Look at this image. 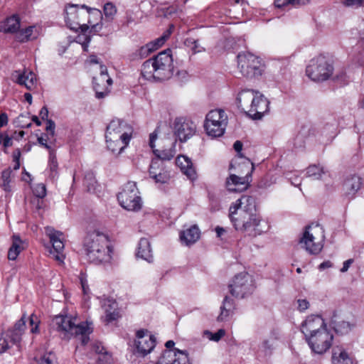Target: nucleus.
I'll return each instance as SVG.
<instances>
[{
    "label": "nucleus",
    "mask_w": 364,
    "mask_h": 364,
    "mask_svg": "<svg viewBox=\"0 0 364 364\" xmlns=\"http://www.w3.org/2000/svg\"><path fill=\"white\" fill-rule=\"evenodd\" d=\"M174 65L171 50L167 49L146 60L141 66L142 77L148 80H166L173 74Z\"/></svg>",
    "instance_id": "nucleus-1"
},
{
    "label": "nucleus",
    "mask_w": 364,
    "mask_h": 364,
    "mask_svg": "<svg viewBox=\"0 0 364 364\" xmlns=\"http://www.w3.org/2000/svg\"><path fill=\"white\" fill-rule=\"evenodd\" d=\"M53 327L64 339L78 337L82 345L85 346L90 341L89 323L87 321L76 323V318L68 315H57L52 320Z\"/></svg>",
    "instance_id": "nucleus-2"
},
{
    "label": "nucleus",
    "mask_w": 364,
    "mask_h": 364,
    "mask_svg": "<svg viewBox=\"0 0 364 364\" xmlns=\"http://www.w3.org/2000/svg\"><path fill=\"white\" fill-rule=\"evenodd\" d=\"M157 132L156 129L149 136V146L158 157L152 160L149 167V176L151 178L156 177L157 173L164 168L162 160H170L175 154L172 140L159 139Z\"/></svg>",
    "instance_id": "nucleus-3"
},
{
    "label": "nucleus",
    "mask_w": 364,
    "mask_h": 364,
    "mask_svg": "<svg viewBox=\"0 0 364 364\" xmlns=\"http://www.w3.org/2000/svg\"><path fill=\"white\" fill-rule=\"evenodd\" d=\"M325 241L324 230L319 224L312 223L306 227L300 238L301 247L311 255H318Z\"/></svg>",
    "instance_id": "nucleus-4"
},
{
    "label": "nucleus",
    "mask_w": 364,
    "mask_h": 364,
    "mask_svg": "<svg viewBox=\"0 0 364 364\" xmlns=\"http://www.w3.org/2000/svg\"><path fill=\"white\" fill-rule=\"evenodd\" d=\"M230 221L237 231L246 233L250 236L255 237L265 231L264 222L257 210L237 217L232 216Z\"/></svg>",
    "instance_id": "nucleus-5"
},
{
    "label": "nucleus",
    "mask_w": 364,
    "mask_h": 364,
    "mask_svg": "<svg viewBox=\"0 0 364 364\" xmlns=\"http://www.w3.org/2000/svg\"><path fill=\"white\" fill-rule=\"evenodd\" d=\"M78 7L77 5H70L66 7L65 22L68 26L72 30H80V33L77 36L75 41L80 44L83 51L88 52L89 43L91 37V29L85 24H80L77 21L78 18Z\"/></svg>",
    "instance_id": "nucleus-6"
},
{
    "label": "nucleus",
    "mask_w": 364,
    "mask_h": 364,
    "mask_svg": "<svg viewBox=\"0 0 364 364\" xmlns=\"http://www.w3.org/2000/svg\"><path fill=\"white\" fill-rule=\"evenodd\" d=\"M92 73L94 74L92 84L95 91V97L102 99L110 92L112 80L107 73V67L100 63L92 55Z\"/></svg>",
    "instance_id": "nucleus-7"
},
{
    "label": "nucleus",
    "mask_w": 364,
    "mask_h": 364,
    "mask_svg": "<svg viewBox=\"0 0 364 364\" xmlns=\"http://www.w3.org/2000/svg\"><path fill=\"white\" fill-rule=\"evenodd\" d=\"M112 252V246L108 236L99 231L92 232V262H109Z\"/></svg>",
    "instance_id": "nucleus-8"
},
{
    "label": "nucleus",
    "mask_w": 364,
    "mask_h": 364,
    "mask_svg": "<svg viewBox=\"0 0 364 364\" xmlns=\"http://www.w3.org/2000/svg\"><path fill=\"white\" fill-rule=\"evenodd\" d=\"M228 124V116L223 109L210 110L206 115L204 129L211 137H219L225 133Z\"/></svg>",
    "instance_id": "nucleus-9"
},
{
    "label": "nucleus",
    "mask_w": 364,
    "mask_h": 364,
    "mask_svg": "<svg viewBox=\"0 0 364 364\" xmlns=\"http://www.w3.org/2000/svg\"><path fill=\"white\" fill-rule=\"evenodd\" d=\"M306 73L314 81H323L332 75L333 66L324 56L320 55L310 60Z\"/></svg>",
    "instance_id": "nucleus-10"
},
{
    "label": "nucleus",
    "mask_w": 364,
    "mask_h": 364,
    "mask_svg": "<svg viewBox=\"0 0 364 364\" xmlns=\"http://www.w3.org/2000/svg\"><path fill=\"white\" fill-rule=\"evenodd\" d=\"M117 199L120 205L127 210L138 211L142 207L143 203L139 192L134 183H127L118 194Z\"/></svg>",
    "instance_id": "nucleus-11"
},
{
    "label": "nucleus",
    "mask_w": 364,
    "mask_h": 364,
    "mask_svg": "<svg viewBox=\"0 0 364 364\" xmlns=\"http://www.w3.org/2000/svg\"><path fill=\"white\" fill-rule=\"evenodd\" d=\"M237 66L242 75L252 77L262 74V63L259 57L251 53L237 55Z\"/></svg>",
    "instance_id": "nucleus-12"
},
{
    "label": "nucleus",
    "mask_w": 364,
    "mask_h": 364,
    "mask_svg": "<svg viewBox=\"0 0 364 364\" xmlns=\"http://www.w3.org/2000/svg\"><path fill=\"white\" fill-rule=\"evenodd\" d=\"M229 287L232 296L242 298L254 289L252 276L247 272H241L234 277Z\"/></svg>",
    "instance_id": "nucleus-13"
},
{
    "label": "nucleus",
    "mask_w": 364,
    "mask_h": 364,
    "mask_svg": "<svg viewBox=\"0 0 364 364\" xmlns=\"http://www.w3.org/2000/svg\"><path fill=\"white\" fill-rule=\"evenodd\" d=\"M333 336L328 328L321 329L318 333L306 339L311 349L316 353L322 354L330 348Z\"/></svg>",
    "instance_id": "nucleus-14"
},
{
    "label": "nucleus",
    "mask_w": 364,
    "mask_h": 364,
    "mask_svg": "<svg viewBox=\"0 0 364 364\" xmlns=\"http://www.w3.org/2000/svg\"><path fill=\"white\" fill-rule=\"evenodd\" d=\"M46 234L50 239V242L52 244V249L50 250V254L60 262H63L65 259L63 254L64 242L63 232L55 230L51 227L46 228Z\"/></svg>",
    "instance_id": "nucleus-15"
},
{
    "label": "nucleus",
    "mask_w": 364,
    "mask_h": 364,
    "mask_svg": "<svg viewBox=\"0 0 364 364\" xmlns=\"http://www.w3.org/2000/svg\"><path fill=\"white\" fill-rule=\"evenodd\" d=\"M256 210L255 199L250 196H242L239 199L233 202L229 208V218L237 217L242 215L254 213Z\"/></svg>",
    "instance_id": "nucleus-16"
},
{
    "label": "nucleus",
    "mask_w": 364,
    "mask_h": 364,
    "mask_svg": "<svg viewBox=\"0 0 364 364\" xmlns=\"http://www.w3.org/2000/svg\"><path fill=\"white\" fill-rule=\"evenodd\" d=\"M327 328L326 324L319 315H310L302 322L301 331L304 334L306 339L321 331V329Z\"/></svg>",
    "instance_id": "nucleus-17"
},
{
    "label": "nucleus",
    "mask_w": 364,
    "mask_h": 364,
    "mask_svg": "<svg viewBox=\"0 0 364 364\" xmlns=\"http://www.w3.org/2000/svg\"><path fill=\"white\" fill-rule=\"evenodd\" d=\"M156 338L148 331L139 330L136 332L135 345L137 352L145 355L151 352L155 347Z\"/></svg>",
    "instance_id": "nucleus-18"
},
{
    "label": "nucleus",
    "mask_w": 364,
    "mask_h": 364,
    "mask_svg": "<svg viewBox=\"0 0 364 364\" xmlns=\"http://www.w3.org/2000/svg\"><path fill=\"white\" fill-rule=\"evenodd\" d=\"M261 95L260 92L253 90L247 89L240 91L237 97V107L250 117L251 112H254L252 105L256 101V97Z\"/></svg>",
    "instance_id": "nucleus-19"
},
{
    "label": "nucleus",
    "mask_w": 364,
    "mask_h": 364,
    "mask_svg": "<svg viewBox=\"0 0 364 364\" xmlns=\"http://www.w3.org/2000/svg\"><path fill=\"white\" fill-rule=\"evenodd\" d=\"M132 134L133 129L131 126L125 128V131L118 135L117 138L106 142L108 149L113 153L120 154L128 146Z\"/></svg>",
    "instance_id": "nucleus-20"
},
{
    "label": "nucleus",
    "mask_w": 364,
    "mask_h": 364,
    "mask_svg": "<svg viewBox=\"0 0 364 364\" xmlns=\"http://www.w3.org/2000/svg\"><path fill=\"white\" fill-rule=\"evenodd\" d=\"M158 364H191L188 354L182 350H165Z\"/></svg>",
    "instance_id": "nucleus-21"
},
{
    "label": "nucleus",
    "mask_w": 364,
    "mask_h": 364,
    "mask_svg": "<svg viewBox=\"0 0 364 364\" xmlns=\"http://www.w3.org/2000/svg\"><path fill=\"white\" fill-rule=\"evenodd\" d=\"M230 170L239 176H247L251 180V174L254 170L253 164L246 157L238 155L232 161Z\"/></svg>",
    "instance_id": "nucleus-22"
},
{
    "label": "nucleus",
    "mask_w": 364,
    "mask_h": 364,
    "mask_svg": "<svg viewBox=\"0 0 364 364\" xmlns=\"http://www.w3.org/2000/svg\"><path fill=\"white\" fill-rule=\"evenodd\" d=\"M196 132V125L188 121L177 119L174 122V133L181 141H186Z\"/></svg>",
    "instance_id": "nucleus-23"
},
{
    "label": "nucleus",
    "mask_w": 364,
    "mask_h": 364,
    "mask_svg": "<svg viewBox=\"0 0 364 364\" xmlns=\"http://www.w3.org/2000/svg\"><path fill=\"white\" fill-rule=\"evenodd\" d=\"M250 181L249 176L231 173L226 180V188L230 192H242L248 188Z\"/></svg>",
    "instance_id": "nucleus-24"
},
{
    "label": "nucleus",
    "mask_w": 364,
    "mask_h": 364,
    "mask_svg": "<svg viewBox=\"0 0 364 364\" xmlns=\"http://www.w3.org/2000/svg\"><path fill=\"white\" fill-rule=\"evenodd\" d=\"M102 306L105 309V319L106 322L110 323L120 318V310L118 308L117 301L114 299L105 297Z\"/></svg>",
    "instance_id": "nucleus-25"
},
{
    "label": "nucleus",
    "mask_w": 364,
    "mask_h": 364,
    "mask_svg": "<svg viewBox=\"0 0 364 364\" xmlns=\"http://www.w3.org/2000/svg\"><path fill=\"white\" fill-rule=\"evenodd\" d=\"M12 78L21 86L28 90H33L36 87V78L35 74L29 70L15 71L12 74Z\"/></svg>",
    "instance_id": "nucleus-26"
},
{
    "label": "nucleus",
    "mask_w": 364,
    "mask_h": 364,
    "mask_svg": "<svg viewBox=\"0 0 364 364\" xmlns=\"http://www.w3.org/2000/svg\"><path fill=\"white\" fill-rule=\"evenodd\" d=\"M176 165L180 168L182 173L186 175L188 178L193 181L197 177L196 169L191 160L186 156H178L176 161Z\"/></svg>",
    "instance_id": "nucleus-27"
},
{
    "label": "nucleus",
    "mask_w": 364,
    "mask_h": 364,
    "mask_svg": "<svg viewBox=\"0 0 364 364\" xmlns=\"http://www.w3.org/2000/svg\"><path fill=\"white\" fill-rule=\"evenodd\" d=\"M269 102L262 94L257 95L256 101L252 105L254 112H251L250 117L254 119H260L269 111Z\"/></svg>",
    "instance_id": "nucleus-28"
},
{
    "label": "nucleus",
    "mask_w": 364,
    "mask_h": 364,
    "mask_svg": "<svg viewBox=\"0 0 364 364\" xmlns=\"http://www.w3.org/2000/svg\"><path fill=\"white\" fill-rule=\"evenodd\" d=\"M129 127L128 124L119 119L111 121L107 127L105 135L106 142L112 139H115L117 138L118 135H120L122 132L125 131V128H129Z\"/></svg>",
    "instance_id": "nucleus-29"
},
{
    "label": "nucleus",
    "mask_w": 364,
    "mask_h": 364,
    "mask_svg": "<svg viewBox=\"0 0 364 364\" xmlns=\"http://www.w3.org/2000/svg\"><path fill=\"white\" fill-rule=\"evenodd\" d=\"M93 357H95L97 364H112L113 363L111 354L99 342L92 343Z\"/></svg>",
    "instance_id": "nucleus-30"
},
{
    "label": "nucleus",
    "mask_w": 364,
    "mask_h": 364,
    "mask_svg": "<svg viewBox=\"0 0 364 364\" xmlns=\"http://www.w3.org/2000/svg\"><path fill=\"white\" fill-rule=\"evenodd\" d=\"M200 235V231L198 226L193 225L180 232V240L182 243L190 245L195 243Z\"/></svg>",
    "instance_id": "nucleus-31"
},
{
    "label": "nucleus",
    "mask_w": 364,
    "mask_h": 364,
    "mask_svg": "<svg viewBox=\"0 0 364 364\" xmlns=\"http://www.w3.org/2000/svg\"><path fill=\"white\" fill-rule=\"evenodd\" d=\"M26 316L23 315L21 318L16 323L14 329L8 332L10 335L9 336L11 337L12 343L16 344L20 342L21 335L26 329Z\"/></svg>",
    "instance_id": "nucleus-32"
},
{
    "label": "nucleus",
    "mask_w": 364,
    "mask_h": 364,
    "mask_svg": "<svg viewBox=\"0 0 364 364\" xmlns=\"http://www.w3.org/2000/svg\"><path fill=\"white\" fill-rule=\"evenodd\" d=\"M136 255L144 260L150 262L152 259V251L150 242L146 238H141L138 245Z\"/></svg>",
    "instance_id": "nucleus-33"
},
{
    "label": "nucleus",
    "mask_w": 364,
    "mask_h": 364,
    "mask_svg": "<svg viewBox=\"0 0 364 364\" xmlns=\"http://www.w3.org/2000/svg\"><path fill=\"white\" fill-rule=\"evenodd\" d=\"M332 363L353 364V361L345 349L341 347H336L333 351Z\"/></svg>",
    "instance_id": "nucleus-34"
},
{
    "label": "nucleus",
    "mask_w": 364,
    "mask_h": 364,
    "mask_svg": "<svg viewBox=\"0 0 364 364\" xmlns=\"http://www.w3.org/2000/svg\"><path fill=\"white\" fill-rule=\"evenodd\" d=\"M24 248V244L19 236L14 235L12 237V245L8 252V259L15 260Z\"/></svg>",
    "instance_id": "nucleus-35"
},
{
    "label": "nucleus",
    "mask_w": 364,
    "mask_h": 364,
    "mask_svg": "<svg viewBox=\"0 0 364 364\" xmlns=\"http://www.w3.org/2000/svg\"><path fill=\"white\" fill-rule=\"evenodd\" d=\"M361 178L358 176H352L347 178L344 183V189L346 194L354 195L361 187Z\"/></svg>",
    "instance_id": "nucleus-36"
},
{
    "label": "nucleus",
    "mask_w": 364,
    "mask_h": 364,
    "mask_svg": "<svg viewBox=\"0 0 364 364\" xmlns=\"http://www.w3.org/2000/svg\"><path fill=\"white\" fill-rule=\"evenodd\" d=\"M233 310H234L233 301L231 299L226 296L224 299L223 304L220 306V313L217 318L218 321H226L230 316V315L233 313Z\"/></svg>",
    "instance_id": "nucleus-37"
},
{
    "label": "nucleus",
    "mask_w": 364,
    "mask_h": 364,
    "mask_svg": "<svg viewBox=\"0 0 364 364\" xmlns=\"http://www.w3.org/2000/svg\"><path fill=\"white\" fill-rule=\"evenodd\" d=\"M38 37V32L36 26H28L25 29L18 31L16 35V38L20 42H26Z\"/></svg>",
    "instance_id": "nucleus-38"
},
{
    "label": "nucleus",
    "mask_w": 364,
    "mask_h": 364,
    "mask_svg": "<svg viewBox=\"0 0 364 364\" xmlns=\"http://www.w3.org/2000/svg\"><path fill=\"white\" fill-rule=\"evenodd\" d=\"M102 14L100 10L92 8V34L102 36L103 29Z\"/></svg>",
    "instance_id": "nucleus-39"
},
{
    "label": "nucleus",
    "mask_w": 364,
    "mask_h": 364,
    "mask_svg": "<svg viewBox=\"0 0 364 364\" xmlns=\"http://www.w3.org/2000/svg\"><path fill=\"white\" fill-rule=\"evenodd\" d=\"M20 28V19L16 15L8 18L4 24L3 31L5 33H15Z\"/></svg>",
    "instance_id": "nucleus-40"
},
{
    "label": "nucleus",
    "mask_w": 364,
    "mask_h": 364,
    "mask_svg": "<svg viewBox=\"0 0 364 364\" xmlns=\"http://www.w3.org/2000/svg\"><path fill=\"white\" fill-rule=\"evenodd\" d=\"M307 176L313 179H324L328 174L323 167L313 165L308 168Z\"/></svg>",
    "instance_id": "nucleus-41"
},
{
    "label": "nucleus",
    "mask_w": 364,
    "mask_h": 364,
    "mask_svg": "<svg viewBox=\"0 0 364 364\" xmlns=\"http://www.w3.org/2000/svg\"><path fill=\"white\" fill-rule=\"evenodd\" d=\"M169 35H170V32L167 31L166 33H164L161 37L157 38L154 42H151V43L146 45V46L142 47L141 50H146L148 52H151V51L160 48L161 46H162L164 45L165 41L168 39V38L169 37Z\"/></svg>",
    "instance_id": "nucleus-42"
},
{
    "label": "nucleus",
    "mask_w": 364,
    "mask_h": 364,
    "mask_svg": "<svg viewBox=\"0 0 364 364\" xmlns=\"http://www.w3.org/2000/svg\"><path fill=\"white\" fill-rule=\"evenodd\" d=\"M79 279L83 292L84 299L88 301L90 299V286L87 280V274L82 272L80 273Z\"/></svg>",
    "instance_id": "nucleus-43"
},
{
    "label": "nucleus",
    "mask_w": 364,
    "mask_h": 364,
    "mask_svg": "<svg viewBox=\"0 0 364 364\" xmlns=\"http://www.w3.org/2000/svg\"><path fill=\"white\" fill-rule=\"evenodd\" d=\"M11 169L10 168H6L1 173V180H2V184L1 187L4 188L5 191H11V186H10V182H11Z\"/></svg>",
    "instance_id": "nucleus-44"
},
{
    "label": "nucleus",
    "mask_w": 364,
    "mask_h": 364,
    "mask_svg": "<svg viewBox=\"0 0 364 364\" xmlns=\"http://www.w3.org/2000/svg\"><path fill=\"white\" fill-rule=\"evenodd\" d=\"M38 142L48 149V151L50 150H53L55 148L51 146L52 141H55L54 138H51L50 135L48 134H44L41 136L38 137Z\"/></svg>",
    "instance_id": "nucleus-45"
},
{
    "label": "nucleus",
    "mask_w": 364,
    "mask_h": 364,
    "mask_svg": "<svg viewBox=\"0 0 364 364\" xmlns=\"http://www.w3.org/2000/svg\"><path fill=\"white\" fill-rule=\"evenodd\" d=\"M354 326L353 324L345 321L338 322L334 326L335 331L341 334L348 333Z\"/></svg>",
    "instance_id": "nucleus-46"
},
{
    "label": "nucleus",
    "mask_w": 364,
    "mask_h": 364,
    "mask_svg": "<svg viewBox=\"0 0 364 364\" xmlns=\"http://www.w3.org/2000/svg\"><path fill=\"white\" fill-rule=\"evenodd\" d=\"M9 333H3L0 337V354L6 351L9 347V342L11 341V337Z\"/></svg>",
    "instance_id": "nucleus-47"
},
{
    "label": "nucleus",
    "mask_w": 364,
    "mask_h": 364,
    "mask_svg": "<svg viewBox=\"0 0 364 364\" xmlns=\"http://www.w3.org/2000/svg\"><path fill=\"white\" fill-rule=\"evenodd\" d=\"M49 152V160H48V166L52 172H55L58 168V161L55 155V149L53 150H50Z\"/></svg>",
    "instance_id": "nucleus-48"
},
{
    "label": "nucleus",
    "mask_w": 364,
    "mask_h": 364,
    "mask_svg": "<svg viewBox=\"0 0 364 364\" xmlns=\"http://www.w3.org/2000/svg\"><path fill=\"white\" fill-rule=\"evenodd\" d=\"M35 198H43L46 196V188L43 183L37 184L33 189Z\"/></svg>",
    "instance_id": "nucleus-49"
},
{
    "label": "nucleus",
    "mask_w": 364,
    "mask_h": 364,
    "mask_svg": "<svg viewBox=\"0 0 364 364\" xmlns=\"http://www.w3.org/2000/svg\"><path fill=\"white\" fill-rule=\"evenodd\" d=\"M117 13V9L112 3H107L104 6V14L106 18H112Z\"/></svg>",
    "instance_id": "nucleus-50"
},
{
    "label": "nucleus",
    "mask_w": 364,
    "mask_h": 364,
    "mask_svg": "<svg viewBox=\"0 0 364 364\" xmlns=\"http://www.w3.org/2000/svg\"><path fill=\"white\" fill-rule=\"evenodd\" d=\"M169 174L164 168L159 172L156 177H154L153 179L156 183H165L169 180Z\"/></svg>",
    "instance_id": "nucleus-51"
},
{
    "label": "nucleus",
    "mask_w": 364,
    "mask_h": 364,
    "mask_svg": "<svg viewBox=\"0 0 364 364\" xmlns=\"http://www.w3.org/2000/svg\"><path fill=\"white\" fill-rule=\"evenodd\" d=\"M204 333L208 336L210 340L218 341L225 335V331L224 329H219L215 333H212L211 332L206 331Z\"/></svg>",
    "instance_id": "nucleus-52"
},
{
    "label": "nucleus",
    "mask_w": 364,
    "mask_h": 364,
    "mask_svg": "<svg viewBox=\"0 0 364 364\" xmlns=\"http://www.w3.org/2000/svg\"><path fill=\"white\" fill-rule=\"evenodd\" d=\"M343 4L347 7L358 8L364 6V0H344Z\"/></svg>",
    "instance_id": "nucleus-53"
},
{
    "label": "nucleus",
    "mask_w": 364,
    "mask_h": 364,
    "mask_svg": "<svg viewBox=\"0 0 364 364\" xmlns=\"http://www.w3.org/2000/svg\"><path fill=\"white\" fill-rule=\"evenodd\" d=\"M55 124L54 122L51 119H47L46 130L47 132V134L50 135L51 138H54L55 136Z\"/></svg>",
    "instance_id": "nucleus-54"
},
{
    "label": "nucleus",
    "mask_w": 364,
    "mask_h": 364,
    "mask_svg": "<svg viewBox=\"0 0 364 364\" xmlns=\"http://www.w3.org/2000/svg\"><path fill=\"white\" fill-rule=\"evenodd\" d=\"M29 321H30V324L31 326H32L33 327L31 328V331L34 333H37L38 331V318L34 315V314H31L30 318H29Z\"/></svg>",
    "instance_id": "nucleus-55"
},
{
    "label": "nucleus",
    "mask_w": 364,
    "mask_h": 364,
    "mask_svg": "<svg viewBox=\"0 0 364 364\" xmlns=\"http://www.w3.org/2000/svg\"><path fill=\"white\" fill-rule=\"evenodd\" d=\"M40 364H55V356L51 353L44 355L41 360Z\"/></svg>",
    "instance_id": "nucleus-56"
},
{
    "label": "nucleus",
    "mask_w": 364,
    "mask_h": 364,
    "mask_svg": "<svg viewBox=\"0 0 364 364\" xmlns=\"http://www.w3.org/2000/svg\"><path fill=\"white\" fill-rule=\"evenodd\" d=\"M274 4L277 7L281 8L287 5H294V0H274Z\"/></svg>",
    "instance_id": "nucleus-57"
},
{
    "label": "nucleus",
    "mask_w": 364,
    "mask_h": 364,
    "mask_svg": "<svg viewBox=\"0 0 364 364\" xmlns=\"http://www.w3.org/2000/svg\"><path fill=\"white\" fill-rule=\"evenodd\" d=\"M298 309L301 311L306 310L309 306V303L306 299H298Z\"/></svg>",
    "instance_id": "nucleus-58"
},
{
    "label": "nucleus",
    "mask_w": 364,
    "mask_h": 364,
    "mask_svg": "<svg viewBox=\"0 0 364 364\" xmlns=\"http://www.w3.org/2000/svg\"><path fill=\"white\" fill-rule=\"evenodd\" d=\"M43 198H34L32 200V203L35 205L36 209H41L43 207Z\"/></svg>",
    "instance_id": "nucleus-59"
},
{
    "label": "nucleus",
    "mask_w": 364,
    "mask_h": 364,
    "mask_svg": "<svg viewBox=\"0 0 364 364\" xmlns=\"http://www.w3.org/2000/svg\"><path fill=\"white\" fill-rule=\"evenodd\" d=\"M4 146L5 148L9 147L12 146V139L11 137L9 136V135L5 134L3 140H2Z\"/></svg>",
    "instance_id": "nucleus-60"
},
{
    "label": "nucleus",
    "mask_w": 364,
    "mask_h": 364,
    "mask_svg": "<svg viewBox=\"0 0 364 364\" xmlns=\"http://www.w3.org/2000/svg\"><path fill=\"white\" fill-rule=\"evenodd\" d=\"M8 123V116L6 113H1L0 114V127L6 125Z\"/></svg>",
    "instance_id": "nucleus-61"
},
{
    "label": "nucleus",
    "mask_w": 364,
    "mask_h": 364,
    "mask_svg": "<svg viewBox=\"0 0 364 364\" xmlns=\"http://www.w3.org/2000/svg\"><path fill=\"white\" fill-rule=\"evenodd\" d=\"M39 115L40 117H41V119L43 120L44 119H48V110L47 109L46 107H43L41 108V111H40V113H39Z\"/></svg>",
    "instance_id": "nucleus-62"
},
{
    "label": "nucleus",
    "mask_w": 364,
    "mask_h": 364,
    "mask_svg": "<svg viewBox=\"0 0 364 364\" xmlns=\"http://www.w3.org/2000/svg\"><path fill=\"white\" fill-rule=\"evenodd\" d=\"M353 263L352 259H348L343 262V267L341 269V272H346L348 271L350 264Z\"/></svg>",
    "instance_id": "nucleus-63"
},
{
    "label": "nucleus",
    "mask_w": 364,
    "mask_h": 364,
    "mask_svg": "<svg viewBox=\"0 0 364 364\" xmlns=\"http://www.w3.org/2000/svg\"><path fill=\"white\" fill-rule=\"evenodd\" d=\"M235 150L237 152V155L242 156L240 151L242 149V144L240 141H236L233 145Z\"/></svg>",
    "instance_id": "nucleus-64"
}]
</instances>
